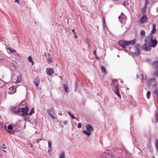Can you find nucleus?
<instances>
[{"mask_svg":"<svg viewBox=\"0 0 158 158\" xmlns=\"http://www.w3.org/2000/svg\"><path fill=\"white\" fill-rule=\"evenodd\" d=\"M2 151L4 152H6V151L5 150H2Z\"/></svg>","mask_w":158,"mask_h":158,"instance_id":"45","label":"nucleus"},{"mask_svg":"<svg viewBox=\"0 0 158 158\" xmlns=\"http://www.w3.org/2000/svg\"><path fill=\"white\" fill-rule=\"evenodd\" d=\"M147 83L149 85H152L153 86L155 85L156 84L155 78H152L149 79L147 81Z\"/></svg>","mask_w":158,"mask_h":158,"instance_id":"6","label":"nucleus"},{"mask_svg":"<svg viewBox=\"0 0 158 158\" xmlns=\"http://www.w3.org/2000/svg\"><path fill=\"white\" fill-rule=\"evenodd\" d=\"M1 123V122H0V123Z\"/></svg>","mask_w":158,"mask_h":158,"instance_id":"50","label":"nucleus"},{"mask_svg":"<svg viewBox=\"0 0 158 158\" xmlns=\"http://www.w3.org/2000/svg\"><path fill=\"white\" fill-rule=\"evenodd\" d=\"M117 83V81L116 80H114L112 83L111 84L112 89L113 91L118 96V97L121 98V96L119 92L118 85Z\"/></svg>","mask_w":158,"mask_h":158,"instance_id":"3","label":"nucleus"},{"mask_svg":"<svg viewBox=\"0 0 158 158\" xmlns=\"http://www.w3.org/2000/svg\"><path fill=\"white\" fill-rule=\"evenodd\" d=\"M81 124L80 123H78L77 125V127L79 128H80L81 127Z\"/></svg>","mask_w":158,"mask_h":158,"instance_id":"34","label":"nucleus"},{"mask_svg":"<svg viewBox=\"0 0 158 158\" xmlns=\"http://www.w3.org/2000/svg\"><path fill=\"white\" fill-rule=\"evenodd\" d=\"M15 2H18V3H19V0H15Z\"/></svg>","mask_w":158,"mask_h":158,"instance_id":"41","label":"nucleus"},{"mask_svg":"<svg viewBox=\"0 0 158 158\" xmlns=\"http://www.w3.org/2000/svg\"><path fill=\"white\" fill-rule=\"evenodd\" d=\"M124 14H122V15L121 16H120L118 17V19L119 20V21L121 22V23H123L124 21Z\"/></svg>","mask_w":158,"mask_h":158,"instance_id":"12","label":"nucleus"},{"mask_svg":"<svg viewBox=\"0 0 158 158\" xmlns=\"http://www.w3.org/2000/svg\"><path fill=\"white\" fill-rule=\"evenodd\" d=\"M123 5L124 6H126L128 5V2H127V0H125L123 4Z\"/></svg>","mask_w":158,"mask_h":158,"instance_id":"32","label":"nucleus"},{"mask_svg":"<svg viewBox=\"0 0 158 158\" xmlns=\"http://www.w3.org/2000/svg\"><path fill=\"white\" fill-rule=\"evenodd\" d=\"M48 148H51L52 143L50 141H49L48 142Z\"/></svg>","mask_w":158,"mask_h":158,"instance_id":"33","label":"nucleus"},{"mask_svg":"<svg viewBox=\"0 0 158 158\" xmlns=\"http://www.w3.org/2000/svg\"><path fill=\"white\" fill-rule=\"evenodd\" d=\"M140 45L139 44H137V46L135 47V51H134V53L136 55H139L140 53V50L139 48L140 47Z\"/></svg>","mask_w":158,"mask_h":158,"instance_id":"7","label":"nucleus"},{"mask_svg":"<svg viewBox=\"0 0 158 158\" xmlns=\"http://www.w3.org/2000/svg\"><path fill=\"white\" fill-rule=\"evenodd\" d=\"M153 158H155V157H153Z\"/></svg>","mask_w":158,"mask_h":158,"instance_id":"48","label":"nucleus"},{"mask_svg":"<svg viewBox=\"0 0 158 158\" xmlns=\"http://www.w3.org/2000/svg\"><path fill=\"white\" fill-rule=\"evenodd\" d=\"M9 91L8 93L9 94H12L15 92L16 90L14 86H11L9 88Z\"/></svg>","mask_w":158,"mask_h":158,"instance_id":"9","label":"nucleus"},{"mask_svg":"<svg viewBox=\"0 0 158 158\" xmlns=\"http://www.w3.org/2000/svg\"><path fill=\"white\" fill-rule=\"evenodd\" d=\"M51 148H49V149L48 150V153H49L51 151Z\"/></svg>","mask_w":158,"mask_h":158,"instance_id":"40","label":"nucleus"},{"mask_svg":"<svg viewBox=\"0 0 158 158\" xmlns=\"http://www.w3.org/2000/svg\"><path fill=\"white\" fill-rule=\"evenodd\" d=\"M152 0H145L144 6H147L148 4H150L152 3Z\"/></svg>","mask_w":158,"mask_h":158,"instance_id":"19","label":"nucleus"},{"mask_svg":"<svg viewBox=\"0 0 158 158\" xmlns=\"http://www.w3.org/2000/svg\"><path fill=\"white\" fill-rule=\"evenodd\" d=\"M153 76L155 77H156L158 76V70H157L156 71H155L154 73H153Z\"/></svg>","mask_w":158,"mask_h":158,"instance_id":"28","label":"nucleus"},{"mask_svg":"<svg viewBox=\"0 0 158 158\" xmlns=\"http://www.w3.org/2000/svg\"><path fill=\"white\" fill-rule=\"evenodd\" d=\"M121 83H122L123 82V81H121Z\"/></svg>","mask_w":158,"mask_h":158,"instance_id":"47","label":"nucleus"},{"mask_svg":"<svg viewBox=\"0 0 158 158\" xmlns=\"http://www.w3.org/2000/svg\"><path fill=\"white\" fill-rule=\"evenodd\" d=\"M145 42L148 43V45L146 44H144L142 46V48L144 50L149 51L151 50V47H155L157 43V41L155 37H153L152 35L148 36L145 39Z\"/></svg>","mask_w":158,"mask_h":158,"instance_id":"1","label":"nucleus"},{"mask_svg":"<svg viewBox=\"0 0 158 158\" xmlns=\"http://www.w3.org/2000/svg\"><path fill=\"white\" fill-rule=\"evenodd\" d=\"M156 24H153L152 26V29L151 31V35H152V34H154L156 31Z\"/></svg>","mask_w":158,"mask_h":158,"instance_id":"15","label":"nucleus"},{"mask_svg":"<svg viewBox=\"0 0 158 158\" xmlns=\"http://www.w3.org/2000/svg\"><path fill=\"white\" fill-rule=\"evenodd\" d=\"M59 158H65L64 152V151H61L59 154Z\"/></svg>","mask_w":158,"mask_h":158,"instance_id":"17","label":"nucleus"},{"mask_svg":"<svg viewBox=\"0 0 158 158\" xmlns=\"http://www.w3.org/2000/svg\"><path fill=\"white\" fill-rule=\"evenodd\" d=\"M155 146L156 152L158 153V140H156L155 142Z\"/></svg>","mask_w":158,"mask_h":158,"instance_id":"22","label":"nucleus"},{"mask_svg":"<svg viewBox=\"0 0 158 158\" xmlns=\"http://www.w3.org/2000/svg\"><path fill=\"white\" fill-rule=\"evenodd\" d=\"M8 49L9 50V51L11 53H14L15 52V50L13 49H11V48H8Z\"/></svg>","mask_w":158,"mask_h":158,"instance_id":"29","label":"nucleus"},{"mask_svg":"<svg viewBox=\"0 0 158 158\" xmlns=\"http://www.w3.org/2000/svg\"><path fill=\"white\" fill-rule=\"evenodd\" d=\"M63 86L64 87V90L65 91L67 92V87L66 85L64 84L63 85Z\"/></svg>","mask_w":158,"mask_h":158,"instance_id":"30","label":"nucleus"},{"mask_svg":"<svg viewBox=\"0 0 158 158\" xmlns=\"http://www.w3.org/2000/svg\"><path fill=\"white\" fill-rule=\"evenodd\" d=\"M47 113L52 118H55V117H54L53 115V110L52 108H50L48 109L47 110Z\"/></svg>","mask_w":158,"mask_h":158,"instance_id":"10","label":"nucleus"},{"mask_svg":"<svg viewBox=\"0 0 158 158\" xmlns=\"http://www.w3.org/2000/svg\"><path fill=\"white\" fill-rule=\"evenodd\" d=\"M46 72L49 75H51L53 73V70L52 69L47 68L46 69Z\"/></svg>","mask_w":158,"mask_h":158,"instance_id":"11","label":"nucleus"},{"mask_svg":"<svg viewBox=\"0 0 158 158\" xmlns=\"http://www.w3.org/2000/svg\"><path fill=\"white\" fill-rule=\"evenodd\" d=\"M34 83L36 87H38L40 83V80L38 78H36L34 81Z\"/></svg>","mask_w":158,"mask_h":158,"instance_id":"16","label":"nucleus"},{"mask_svg":"<svg viewBox=\"0 0 158 158\" xmlns=\"http://www.w3.org/2000/svg\"><path fill=\"white\" fill-rule=\"evenodd\" d=\"M66 123H67V122L66 121H64L63 122V123L64 124H66Z\"/></svg>","mask_w":158,"mask_h":158,"instance_id":"44","label":"nucleus"},{"mask_svg":"<svg viewBox=\"0 0 158 158\" xmlns=\"http://www.w3.org/2000/svg\"><path fill=\"white\" fill-rule=\"evenodd\" d=\"M9 132L11 134H13L14 133V131H9Z\"/></svg>","mask_w":158,"mask_h":158,"instance_id":"35","label":"nucleus"},{"mask_svg":"<svg viewBox=\"0 0 158 158\" xmlns=\"http://www.w3.org/2000/svg\"><path fill=\"white\" fill-rule=\"evenodd\" d=\"M146 96L147 98L149 99L150 97V91H148L147 93Z\"/></svg>","mask_w":158,"mask_h":158,"instance_id":"27","label":"nucleus"},{"mask_svg":"<svg viewBox=\"0 0 158 158\" xmlns=\"http://www.w3.org/2000/svg\"><path fill=\"white\" fill-rule=\"evenodd\" d=\"M8 128L9 130H12L13 129V127L12 125H9L7 127Z\"/></svg>","mask_w":158,"mask_h":158,"instance_id":"31","label":"nucleus"},{"mask_svg":"<svg viewBox=\"0 0 158 158\" xmlns=\"http://www.w3.org/2000/svg\"><path fill=\"white\" fill-rule=\"evenodd\" d=\"M148 17L146 15H143L140 20L141 23H143L147 21Z\"/></svg>","mask_w":158,"mask_h":158,"instance_id":"8","label":"nucleus"},{"mask_svg":"<svg viewBox=\"0 0 158 158\" xmlns=\"http://www.w3.org/2000/svg\"><path fill=\"white\" fill-rule=\"evenodd\" d=\"M13 81L15 82H19L21 81V77L19 76L17 77H15V78L13 79Z\"/></svg>","mask_w":158,"mask_h":158,"instance_id":"14","label":"nucleus"},{"mask_svg":"<svg viewBox=\"0 0 158 158\" xmlns=\"http://www.w3.org/2000/svg\"><path fill=\"white\" fill-rule=\"evenodd\" d=\"M147 9V7L146 6H144L143 8L141 9L142 11V14L143 15H145V14L146 13V11Z\"/></svg>","mask_w":158,"mask_h":158,"instance_id":"18","label":"nucleus"},{"mask_svg":"<svg viewBox=\"0 0 158 158\" xmlns=\"http://www.w3.org/2000/svg\"><path fill=\"white\" fill-rule=\"evenodd\" d=\"M85 127L87 131L84 130L83 131L85 134L89 136L91 134L90 131H92L93 128L89 124L86 125Z\"/></svg>","mask_w":158,"mask_h":158,"instance_id":"5","label":"nucleus"},{"mask_svg":"<svg viewBox=\"0 0 158 158\" xmlns=\"http://www.w3.org/2000/svg\"><path fill=\"white\" fill-rule=\"evenodd\" d=\"M140 34L141 36H144L145 34V32L144 30H141L140 31Z\"/></svg>","mask_w":158,"mask_h":158,"instance_id":"26","label":"nucleus"},{"mask_svg":"<svg viewBox=\"0 0 158 158\" xmlns=\"http://www.w3.org/2000/svg\"><path fill=\"white\" fill-rule=\"evenodd\" d=\"M147 150L148 151L152 152V146L150 143H149L147 145V147H146Z\"/></svg>","mask_w":158,"mask_h":158,"instance_id":"13","label":"nucleus"},{"mask_svg":"<svg viewBox=\"0 0 158 158\" xmlns=\"http://www.w3.org/2000/svg\"><path fill=\"white\" fill-rule=\"evenodd\" d=\"M118 158H119V157H118Z\"/></svg>","mask_w":158,"mask_h":158,"instance_id":"49","label":"nucleus"},{"mask_svg":"<svg viewBox=\"0 0 158 158\" xmlns=\"http://www.w3.org/2000/svg\"><path fill=\"white\" fill-rule=\"evenodd\" d=\"M72 31L74 34H76L75 32V30L74 29H72Z\"/></svg>","mask_w":158,"mask_h":158,"instance_id":"37","label":"nucleus"},{"mask_svg":"<svg viewBox=\"0 0 158 158\" xmlns=\"http://www.w3.org/2000/svg\"><path fill=\"white\" fill-rule=\"evenodd\" d=\"M93 54L94 55H95L96 54V50H94L93 51Z\"/></svg>","mask_w":158,"mask_h":158,"instance_id":"38","label":"nucleus"},{"mask_svg":"<svg viewBox=\"0 0 158 158\" xmlns=\"http://www.w3.org/2000/svg\"><path fill=\"white\" fill-rule=\"evenodd\" d=\"M101 70L102 73L104 74L106 73V69L102 65L101 66Z\"/></svg>","mask_w":158,"mask_h":158,"instance_id":"20","label":"nucleus"},{"mask_svg":"<svg viewBox=\"0 0 158 158\" xmlns=\"http://www.w3.org/2000/svg\"><path fill=\"white\" fill-rule=\"evenodd\" d=\"M136 77H137V78H139V76L138 75H137Z\"/></svg>","mask_w":158,"mask_h":158,"instance_id":"46","label":"nucleus"},{"mask_svg":"<svg viewBox=\"0 0 158 158\" xmlns=\"http://www.w3.org/2000/svg\"><path fill=\"white\" fill-rule=\"evenodd\" d=\"M2 123H0V128L2 127Z\"/></svg>","mask_w":158,"mask_h":158,"instance_id":"42","label":"nucleus"},{"mask_svg":"<svg viewBox=\"0 0 158 158\" xmlns=\"http://www.w3.org/2000/svg\"><path fill=\"white\" fill-rule=\"evenodd\" d=\"M142 81H143H143H144V77H143V74H142Z\"/></svg>","mask_w":158,"mask_h":158,"instance_id":"39","label":"nucleus"},{"mask_svg":"<svg viewBox=\"0 0 158 158\" xmlns=\"http://www.w3.org/2000/svg\"><path fill=\"white\" fill-rule=\"evenodd\" d=\"M153 65L154 67L158 68V61H154Z\"/></svg>","mask_w":158,"mask_h":158,"instance_id":"23","label":"nucleus"},{"mask_svg":"<svg viewBox=\"0 0 158 158\" xmlns=\"http://www.w3.org/2000/svg\"><path fill=\"white\" fill-rule=\"evenodd\" d=\"M12 112L14 114H17L19 115L24 116L27 114L28 109L27 107H25L19 108L12 107L11 109Z\"/></svg>","mask_w":158,"mask_h":158,"instance_id":"2","label":"nucleus"},{"mask_svg":"<svg viewBox=\"0 0 158 158\" xmlns=\"http://www.w3.org/2000/svg\"><path fill=\"white\" fill-rule=\"evenodd\" d=\"M48 62H51L52 61V59L50 58H49L48 59Z\"/></svg>","mask_w":158,"mask_h":158,"instance_id":"36","label":"nucleus"},{"mask_svg":"<svg viewBox=\"0 0 158 158\" xmlns=\"http://www.w3.org/2000/svg\"><path fill=\"white\" fill-rule=\"evenodd\" d=\"M135 40L131 41H125L121 40L119 41L118 44L119 46L124 48L127 45L134 44H135Z\"/></svg>","mask_w":158,"mask_h":158,"instance_id":"4","label":"nucleus"},{"mask_svg":"<svg viewBox=\"0 0 158 158\" xmlns=\"http://www.w3.org/2000/svg\"><path fill=\"white\" fill-rule=\"evenodd\" d=\"M28 61L30 63H32V65H33V62L32 61V58L31 57V56H28Z\"/></svg>","mask_w":158,"mask_h":158,"instance_id":"25","label":"nucleus"},{"mask_svg":"<svg viewBox=\"0 0 158 158\" xmlns=\"http://www.w3.org/2000/svg\"><path fill=\"white\" fill-rule=\"evenodd\" d=\"M67 113L69 114V115L71 117V118H72V119H75L76 118L75 117H74V116L73 115V113H71L69 111H68Z\"/></svg>","mask_w":158,"mask_h":158,"instance_id":"24","label":"nucleus"},{"mask_svg":"<svg viewBox=\"0 0 158 158\" xmlns=\"http://www.w3.org/2000/svg\"><path fill=\"white\" fill-rule=\"evenodd\" d=\"M74 37L75 38H77V35H76V34H75L74 35Z\"/></svg>","mask_w":158,"mask_h":158,"instance_id":"43","label":"nucleus"},{"mask_svg":"<svg viewBox=\"0 0 158 158\" xmlns=\"http://www.w3.org/2000/svg\"><path fill=\"white\" fill-rule=\"evenodd\" d=\"M27 112H28V111ZM34 113H35L34 109V108H33L31 109V111H30V112L29 113H28V112H27V114L26 115H31L33 114Z\"/></svg>","mask_w":158,"mask_h":158,"instance_id":"21","label":"nucleus"}]
</instances>
